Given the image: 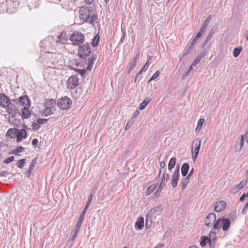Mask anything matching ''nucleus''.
I'll use <instances>...</instances> for the list:
<instances>
[{"mask_svg": "<svg viewBox=\"0 0 248 248\" xmlns=\"http://www.w3.org/2000/svg\"><path fill=\"white\" fill-rule=\"evenodd\" d=\"M100 41V36L98 34H96L92 42V45L93 47H96L98 46Z\"/></svg>", "mask_w": 248, "mask_h": 248, "instance_id": "obj_33", "label": "nucleus"}, {"mask_svg": "<svg viewBox=\"0 0 248 248\" xmlns=\"http://www.w3.org/2000/svg\"><path fill=\"white\" fill-rule=\"evenodd\" d=\"M240 189L238 187L237 185L235 186L231 189V192L232 193H236L238 192Z\"/></svg>", "mask_w": 248, "mask_h": 248, "instance_id": "obj_45", "label": "nucleus"}, {"mask_svg": "<svg viewBox=\"0 0 248 248\" xmlns=\"http://www.w3.org/2000/svg\"><path fill=\"white\" fill-rule=\"evenodd\" d=\"M242 49V48L241 47L235 48L233 51V55L234 57L235 58L237 57L239 55Z\"/></svg>", "mask_w": 248, "mask_h": 248, "instance_id": "obj_37", "label": "nucleus"}, {"mask_svg": "<svg viewBox=\"0 0 248 248\" xmlns=\"http://www.w3.org/2000/svg\"><path fill=\"white\" fill-rule=\"evenodd\" d=\"M210 21V18L209 17H208L207 19L204 21L203 25H202V27L200 30L201 31V32H204L205 31L208 25H209Z\"/></svg>", "mask_w": 248, "mask_h": 248, "instance_id": "obj_29", "label": "nucleus"}, {"mask_svg": "<svg viewBox=\"0 0 248 248\" xmlns=\"http://www.w3.org/2000/svg\"><path fill=\"white\" fill-rule=\"evenodd\" d=\"M163 209L164 207L161 205L155 207L150 210V211L148 213V214H150V215L151 216L154 214L155 213L159 214L163 211Z\"/></svg>", "mask_w": 248, "mask_h": 248, "instance_id": "obj_20", "label": "nucleus"}, {"mask_svg": "<svg viewBox=\"0 0 248 248\" xmlns=\"http://www.w3.org/2000/svg\"><path fill=\"white\" fill-rule=\"evenodd\" d=\"M82 221H83V220H81L78 219V220L77 223L76 227L75 228L76 229L79 230V229L81 227Z\"/></svg>", "mask_w": 248, "mask_h": 248, "instance_id": "obj_54", "label": "nucleus"}, {"mask_svg": "<svg viewBox=\"0 0 248 248\" xmlns=\"http://www.w3.org/2000/svg\"><path fill=\"white\" fill-rule=\"evenodd\" d=\"M7 172L5 171H2L1 173H0V176H6V174Z\"/></svg>", "mask_w": 248, "mask_h": 248, "instance_id": "obj_64", "label": "nucleus"}, {"mask_svg": "<svg viewBox=\"0 0 248 248\" xmlns=\"http://www.w3.org/2000/svg\"><path fill=\"white\" fill-rule=\"evenodd\" d=\"M226 206V202L224 201H220L216 202L215 210L217 212H220L224 210Z\"/></svg>", "mask_w": 248, "mask_h": 248, "instance_id": "obj_19", "label": "nucleus"}, {"mask_svg": "<svg viewBox=\"0 0 248 248\" xmlns=\"http://www.w3.org/2000/svg\"><path fill=\"white\" fill-rule=\"evenodd\" d=\"M97 16L96 14H93L91 17L90 18V23L91 24H93L94 22L97 20Z\"/></svg>", "mask_w": 248, "mask_h": 248, "instance_id": "obj_43", "label": "nucleus"}, {"mask_svg": "<svg viewBox=\"0 0 248 248\" xmlns=\"http://www.w3.org/2000/svg\"><path fill=\"white\" fill-rule=\"evenodd\" d=\"M219 232V229H213V231L210 232L209 237L208 238V243L211 248H214L216 242L217 237L216 233Z\"/></svg>", "mask_w": 248, "mask_h": 248, "instance_id": "obj_11", "label": "nucleus"}, {"mask_svg": "<svg viewBox=\"0 0 248 248\" xmlns=\"http://www.w3.org/2000/svg\"><path fill=\"white\" fill-rule=\"evenodd\" d=\"M72 104V101L68 97L65 96L58 101L57 105L62 109L69 108Z\"/></svg>", "mask_w": 248, "mask_h": 248, "instance_id": "obj_4", "label": "nucleus"}, {"mask_svg": "<svg viewBox=\"0 0 248 248\" xmlns=\"http://www.w3.org/2000/svg\"><path fill=\"white\" fill-rule=\"evenodd\" d=\"M18 129L17 128H10L6 133V136L9 138H13L15 135L16 134Z\"/></svg>", "mask_w": 248, "mask_h": 248, "instance_id": "obj_25", "label": "nucleus"}, {"mask_svg": "<svg viewBox=\"0 0 248 248\" xmlns=\"http://www.w3.org/2000/svg\"><path fill=\"white\" fill-rule=\"evenodd\" d=\"M79 231V230H77V229H75L74 230V233L72 236V237H71V241H73L75 240V239L76 238V236H77V233Z\"/></svg>", "mask_w": 248, "mask_h": 248, "instance_id": "obj_53", "label": "nucleus"}, {"mask_svg": "<svg viewBox=\"0 0 248 248\" xmlns=\"http://www.w3.org/2000/svg\"><path fill=\"white\" fill-rule=\"evenodd\" d=\"M244 135H241L236 141V148H238V151H240L243 146Z\"/></svg>", "mask_w": 248, "mask_h": 248, "instance_id": "obj_23", "label": "nucleus"}, {"mask_svg": "<svg viewBox=\"0 0 248 248\" xmlns=\"http://www.w3.org/2000/svg\"><path fill=\"white\" fill-rule=\"evenodd\" d=\"M36 163V159L35 158L33 159L32 160L31 163L29 166V170H28L29 173H30L33 170Z\"/></svg>", "mask_w": 248, "mask_h": 248, "instance_id": "obj_41", "label": "nucleus"}, {"mask_svg": "<svg viewBox=\"0 0 248 248\" xmlns=\"http://www.w3.org/2000/svg\"><path fill=\"white\" fill-rule=\"evenodd\" d=\"M93 0H85V2L88 4H91L93 2Z\"/></svg>", "mask_w": 248, "mask_h": 248, "instance_id": "obj_61", "label": "nucleus"}, {"mask_svg": "<svg viewBox=\"0 0 248 248\" xmlns=\"http://www.w3.org/2000/svg\"><path fill=\"white\" fill-rule=\"evenodd\" d=\"M92 198H93L92 195L91 194L88 198V202H87L86 205L84 208H86V209H88V208L89 207V206L90 204H91V202L92 201Z\"/></svg>", "mask_w": 248, "mask_h": 248, "instance_id": "obj_51", "label": "nucleus"}, {"mask_svg": "<svg viewBox=\"0 0 248 248\" xmlns=\"http://www.w3.org/2000/svg\"><path fill=\"white\" fill-rule=\"evenodd\" d=\"M152 225V220H151V216L150 214H148L147 217L146 219V223H145V227L147 228H149Z\"/></svg>", "mask_w": 248, "mask_h": 248, "instance_id": "obj_35", "label": "nucleus"}, {"mask_svg": "<svg viewBox=\"0 0 248 248\" xmlns=\"http://www.w3.org/2000/svg\"><path fill=\"white\" fill-rule=\"evenodd\" d=\"M150 100L147 98L145 99L142 103H141L139 106V109L140 110L143 109L145 107L148 105V104L149 103Z\"/></svg>", "mask_w": 248, "mask_h": 248, "instance_id": "obj_36", "label": "nucleus"}, {"mask_svg": "<svg viewBox=\"0 0 248 248\" xmlns=\"http://www.w3.org/2000/svg\"><path fill=\"white\" fill-rule=\"evenodd\" d=\"M31 127L33 130H37L40 127L39 124L38 123H34L32 124Z\"/></svg>", "mask_w": 248, "mask_h": 248, "instance_id": "obj_50", "label": "nucleus"}, {"mask_svg": "<svg viewBox=\"0 0 248 248\" xmlns=\"http://www.w3.org/2000/svg\"><path fill=\"white\" fill-rule=\"evenodd\" d=\"M204 55L203 53H200L199 54L194 62L192 63V66H196L201 60V59L204 57Z\"/></svg>", "mask_w": 248, "mask_h": 248, "instance_id": "obj_31", "label": "nucleus"}, {"mask_svg": "<svg viewBox=\"0 0 248 248\" xmlns=\"http://www.w3.org/2000/svg\"><path fill=\"white\" fill-rule=\"evenodd\" d=\"M157 184H154L150 186L146 191V194L147 195H150L157 187Z\"/></svg>", "mask_w": 248, "mask_h": 248, "instance_id": "obj_30", "label": "nucleus"}, {"mask_svg": "<svg viewBox=\"0 0 248 248\" xmlns=\"http://www.w3.org/2000/svg\"><path fill=\"white\" fill-rule=\"evenodd\" d=\"M149 60L147 61L145 64L144 65L143 68L141 69V71L145 72L147 70V69L148 68V67L149 66Z\"/></svg>", "mask_w": 248, "mask_h": 248, "instance_id": "obj_52", "label": "nucleus"}, {"mask_svg": "<svg viewBox=\"0 0 248 248\" xmlns=\"http://www.w3.org/2000/svg\"><path fill=\"white\" fill-rule=\"evenodd\" d=\"M179 167L178 166L172 175L171 185L173 188H175L177 185L179 180Z\"/></svg>", "mask_w": 248, "mask_h": 248, "instance_id": "obj_13", "label": "nucleus"}, {"mask_svg": "<svg viewBox=\"0 0 248 248\" xmlns=\"http://www.w3.org/2000/svg\"><path fill=\"white\" fill-rule=\"evenodd\" d=\"M230 224L231 222L228 218L221 217L216 220L214 224V229H219L221 225L223 231L226 232L229 230Z\"/></svg>", "mask_w": 248, "mask_h": 248, "instance_id": "obj_1", "label": "nucleus"}, {"mask_svg": "<svg viewBox=\"0 0 248 248\" xmlns=\"http://www.w3.org/2000/svg\"><path fill=\"white\" fill-rule=\"evenodd\" d=\"M169 174L164 172L161 178V181L158 188V191H161L162 187L165 186V182L166 181H168L169 179Z\"/></svg>", "mask_w": 248, "mask_h": 248, "instance_id": "obj_21", "label": "nucleus"}, {"mask_svg": "<svg viewBox=\"0 0 248 248\" xmlns=\"http://www.w3.org/2000/svg\"><path fill=\"white\" fill-rule=\"evenodd\" d=\"M164 245L163 244H159L154 248H164Z\"/></svg>", "mask_w": 248, "mask_h": 248, "instance_id": "obj_58", "label": "nucleus"}, {"mask_svg": "<svg viewBox=\"0 0 248 248\" xmlns=\"http://www.w3.org/2000/svg\"><path fill=\"white\" fill-rule=\"evenodd\" d=\"M189 180H190V178L188 176H186V177L185 178H184V179H183L181 181V183H182V189L183 190H184L187 184H188L189 182Z\"/></svg>", "mask_w": 248, "mask_h": 248, "instance_id": "obj_28", "label": "nucleus"}, {"mask_svg": "<svg viewBox=\"0 0 248 248\" xmlns=\"http://www.w3.org/2000/svg\"><path fill=\"white\" fill-rule=\"evenodd\" d=\"M91 53V49L88 44H84L79 46L78 55L82 58H85Z\"/></svg>", "mask_w": 248, "mask_h": 248, "instance_id": "obj_6", "label": "nucleus"}, {"mask_svg": "<svg viewBox=\"0 0 248 248\" xmlns=\"http://www.w3.org/2000/svg\"><path fill=\"white\" fill-rule=\"evenodd\" d=\"M27 127L26 125H23V129L17 131L16 133V141L19 142L22 140L23 139H25L27 137V133L25 128Z\"/></svg>", "mask_w": 248, "mask_h": 248, "instance_id": "obj_15", "label": "nucleus"}, {"mask_svg": "<svg viewBox=\"0 0 248 248\" xmlns=\"http://www.w3.org/2000/svg\"><path fill=\"white\" fill-rule=\"evenodd\" d=\"M6 108H7V110L8 113L12 115V117L9 119V121L11 122L12 120L13 121L15 118V115L16 113V109L11 106L10 107V105H9L8 107H6Z\"/></svg>", "mask_w": 248, "mask_h": 248, "instance_id": "obj_24", "label": "nucleus"}, {"mask_svg": "<svg viewBox=\"0 0 248 248\" xmlns=\"http://www.w3.org/2000/svg\"><path fill=\"white\" fill-rule=\"evenodd\" d=\"M79 84V78L78 76L74 75L70 77L67 82L68 88L71 89H75Z\"/></svg>", "mask_w": 248, "mask_h": 248, "instance_id": "obj_7", "label": "nucleus"}, {"mask_svg": "<svg viewBox=\"0 0 248 248\" xmlns=\"http://www.w3.org/2000/svg\"><path fill=\"white\" fill-rule=\"evenodd\" d=\"M204 122L205 120L204 119H200L198 121V125L195 129V131L196 132H199L201 130L202 125Z\"/></svg>", "mask_w": 248, "mask_h": 248, "instance_id": "obj_32", "label": "nucleus"}, {"mask_svg": "<svg viewBox=\"0 0 248 248\" xmlns=\"http://www.w3.org/2000/svg\"><path fill=\"white\" fill-rule=\"evenodd\" d=\"M176 164V158L174 157L171 158L169 162L168 165V169L169 170H171L173 168Z\"/></svg>", "mask_w": 248, "mask_h": 248, "instance_id": "obj_34", "label": "nucleus"}, {"mask_svg": "<svg viewBox=\"0 0 248 248\" xmlns=\"http://www.w3.org/2000/svg\"><path fill=\"white\" fill-rule=\"evenodd\" d=\"M38 143V140L37 139H34L32 141V145H36Z\"/></svg>", "mask_w": 248, "mask_h": 248, "instance_id": "obj_57", "label": "nucleus"}, {"mask_svg": "<svg viewBox=\"0 0 248 248\" xmlns=\"http://www.w3.org/2000/svg\"><path fill=\"white\" fill-rule=\"evenodd\" d=\"M87 209H86V208H84L81 213V214H80V216H79V219H80L81 220H83V219H84V217H85V215L86 214V213L87 212Z\"/></svg>", "mask_w": 248, "mask_h": 248, "instance_id": "obj_44", "label": "nucleus"}, {"mask_svg": "<svg viewBox=\"0 0 248 248\" xmlns=\"http://www.w3.org/2000/svg\"><path fill=\"white\" fill-rule=\"evenodd\" d=\"M248 182L246 180H242L240 183L237 185L238 187L241 190L247 184Z\"/></svg>", "mask_w": 248, "mask_h": 248, "instance_id": "obj_42", "label": "nucleus"}, {"mask_svg": "<svg viewBox=\"0 0 248 248\" xmlns=\"http://www.w3.org/2000/svg\"><path fill=\"white\" fill-rule=\"evenodd\" d=\"M47 121V119H38L37 120V122L39 124H45Z\"/></svg>", "mask_w": 248, "mask_h": 248, "instance_id": "obj_49", "label": "nucleus"}, {"mask_svg": "<svg viewBox=\"0 0 248 248\" xmlns=\"http://www.w3.org/2000/svg\"><path fill=\"white\" fill-rule=\"evenodd\" d=\"M68 35L65 31H62L57 37L56 44H65L68 41Z\"/></svg>", "mask_w": 248, "mask_h": 248, "instance_id": "obj_12", "label": "nucleus"}, {"mask_svg": "<svg viewBox=\"0 0 248 248\" xmlns=\"http://www.w3.org/2000/svg\"><path fill=\"white\" fill-rule=\"evenodd\" d=\"M10 104V100L9 98L4 93L0 94V106L2 108L8 107Z\"/></svg>", "mask_w": 248, "mask_h": 248, "instance_id": "obj_16", "label": "nucleus"}, {"mask_svg": "<svg viewBox=\"0 0 248 248\" xmlns=\"http://www.w3.org/2000/svg\"><path fill=\"white\" fill-rule=\"evenodd\" d=\"M196 41H197V40L196 39H195L194 38L193 39V40L191 42V43H190V44L189 45V46L188 49L186 51V53H185L183 54V57H184L185 56H186L189 53V50L190 48H192L193 47V46H194V45L196 43Z\"/></svg>", "mask_w": 248, "mask_h": 248, "instance_id": "obj_39", "label": "nucleus"}, {"mask_svg": "<svg viewBox=\"0 0 248 248\" xmlns=\"http://www.w3.org/2000/svg\"><path fill=\"white\" fill-rule=\"evenodd\" d=\"M189 169V165L188 163H185L183 164L181 167V173L183 176L185 177L188 173Z\"/></svg>", "mask_w": 248, "mask_h": 248, "instance_id": "obj_26", "label": "nucleus"}, {"mask_svg": "<svg viewBox=\"0 0 248 248\" xmlns=\"http://www.w3.org/2000/svg\"><path fill=\"white\" fill-rule=\"evenodd\" d=\"M25 161H26V159H20L18 161V162L16 164V166L18 168H20V169L23 168V166L24 165V164L25 163Z\"/></svg>", "mask_w": 248, "mask_h": 248, "instance_id": "obj_40", "label": "nucleus"}, {"mask_svg": "<svg viewBox=\"0 0 248 248\" xmlns=\"http://www.w3.org/2000/svg\"><path fill=\"white\" fill-rule=\"evenodd\" d=\"M14 160V156H11L9 157H7L4 161V163L6 164L10 163V162H12Z\"/></svg>", "mask_w": 248, "mask_h": 248, "instance_id": "obj_47", "label": "nucleus"}, {"mask_svg": "<svg viewBox=\"0 0 248 248\" xmlns=\"http://www.w3.org/2000/svg\"><path fill=\"white\" fill-rule=\"evenodd\" d=\"M19 102L21 105L24 106V108L30 107L31 101L29 97L26 95H23L19 98Z\"/></svg>", "mask_w": 248, "mask_h": 248, "instance_id": "obj_17", "label": "nucleus"}, {"mask_svg": "<svg viewBox=\"0 0 248 248\" xmlns=\"http://www.w3.org/2000/svg\"><path fill=\"white\" fill-rule=\"evenodd\" d=\"M190 72H189V70H187L184 74L183 76V78H186L188 77L189 75Z\"/></svg>", "mask_w": 248, "mask_h": 248, "instance_id": "obj_59", "label": "nucleus"}, {"mask_svg": "<svg viewBox=\"0 0 248 248\" xmlns=\"http://www.w3.org/2000/svg\"><path fill=\"white\" fill-rule=\"evenodd\" d=\"M90 13L89 10L85 8L80 9L79 11V18L84 21H87L90 19Z\"/></svg>", "mask_w": 248, "mask_h": 248, "instance_id": "obj_14", "label": "nucleus"}, {"mask_svg": "<svg viewBox=\"0 0 248 248\" xmlns=\"http://www.w3.org/2000/svg\"><path fill=\"white\" fill-rule=\"evenodd\" d=\"M62 58V56L61 54H54L52 55L51 58L49 59V62H48L47 66L48 67H55L57 66V64L59 62V60L61 59Z\"/></svg>", "mask_w": 248, "mask_h": 248, "instance_id": "obj_8", "label": "nucleus"}, {"mask_svg": "<svg viewBox=\"0 0 248 248\" xmlns=\"http://www.w3.org/2000/svg\"><path fill=\"white\" fill-rule=\"evenodd\" d=\"M95 59L96 58L93 56L92 57L88 59L87 63V65L86 67V69H83L78 71L81 76H83L85 75L86 70H90L92 69L94 64V61H95Z\"/></svg>", "mask_w": 248, "mask_h": 248, "instance_id": "obj_9", "label": "nucleus"}, {"mask_svg": "<svg viewBox=\"0 0 248 248\" xmlns=\"http://www.w3.org/2000/svg\"><path fill=\"white\" fill-rule=\"evenodd\" d=\"M139 58L140 53H138L135 57L130 60L129 62V68L128 71V73H130L131 71L133 70L138 62Z\"/></svg>", "mask_w": 248, "mask_h": 248, "instance_id": "obj_18", "label": "nucleus"}, {"mask_svg": "<svg viewBox=\"0 0 248 248\" xmlns=\"http://www.w3.org/2000/svg\"><path fill=\"white\" fill-rule=\"evenodd\" d=\"M24 150V148L21 146H18L16 148V152L17 153H21L23 152Z\"/></svg>", "mask_w": 248, "mask_h": 248, "instance_id": "obj_55", "label": "nucleus"}, {"mask_svg": "<svg viewBox=\"0 0 248 248\" xmlns=\"http://www.w3.org/2000/svg\"><path fill=\"white\" fill-rule=\"evenodd\" d=\"M159 75V71H156L155 73L152 76V77L150 79L149 82L156 79L158 77Z\"/></svg>", "mask_w": 248, "mask_h": 248, "instance_id": "obj_46", "label": "nucleus"}, {"mask_svg": "<svg viewBox=\"0 0 248 248\" xmlns=\"http://www.w3.org/2000/svg\"><path fill=\"white\" fill-rule=\"evenodd\" d=\"M55 104V100L54 99H49L45 103L43 113L45 116H48L53 113L52 108Z\"/></svg>", "mask_w": 248, "mask_h": 248, "instance_id": "obj_3", "label": "nucleus"}, {"mask_svg": "<svg viewBox=\"0 0 248 248\" xmlns=\"http://www.w3.org/2000/svg\"><path fill=\"white\" fill-rule=\"evenodd\" d=\"M144 226V218L142 217L138 218L135 223V228L137 230L142 229Z\"/></svg>", "mask_w": 248, "mask_h": 248, "instance_id": "obj_22", "label": "nucleus"}, {"mask_svg": "<svg viewBox=\"0 0 248 248\" xmlns=\"http://www.w3.org/2000/svg\"><path fill=\"white\" fill-rule=\"evenodd\" d=\"M143 71H141V70H140L136 75V80L138 78H139L140 75L142 74V73L143 72Z\"/></svg>", "mask_w": 248, "mask_h": 248, "instance_id": "obj_62", "label": "nucleus"}, {"mask_svg": "<svg viewBox=\"0 0 248 248\" xmlns=\"http://www.w3.org/2000/svg\"><path fill=\"white\" fill-rule=\"evenodd\" d=\"M166 166V163H165V162L164 161H161L160 163V170H159V173L158 174V176H160V174H161V170H162V169H164Z\"/></svg>", "mask_w": 248, "mask_h": 248, "instance_id": "obj_48", "label": "nucleus"}, {"mask_svg": "<svg viewBox=\"0 0 248 248\" xmlns=\"http://www.w3.org/2000/svg\"><path fill=\"white\" fill-rule=\"evenodd\" d=\"M201 140L199 139H196L193 141L192 145V152L193 154V159L195 160L198 156L199 152Z\"/></svg>", "mask_w": 248, "mask_h": 248, "instance_id": "obj_5", "label": "nucleus"}, {"mask_svg": "<svg viewBox=\"0 0 248 248\" xmlns=\"http://www.w3.org/2000/svg\"><path fill=\"white\" fill-rule=\"evenodd\" d=\"M193 172H194V169H193V168H192V169L190 170V172H189V174L187 175V176H188V177H189L190 178V176H191V175L193 174Z\"/></svg>", "mask_w": 248, "mask_h": 248, "instance_id": "obj_63", "label": "nucleus"}, {"mask_svg": "<svg viewBox=\"0 0 248 248\" xmlns=\"http://www.w3.org/2000/svg\"><path fill=\"white\" fill-rule=\"evenodd\" d=\"M70 40L74 45H79L84 42L85 36L81 32H74L71 35Z\"/></svg>", "mask_w": 248, "mask_h": 248, "instance_id": "obj_2", "label": "nucleus"}, {"mask_svg": "<svg viewBox=\"0 0 248 248\" xmlns=\"http://www.w3.org/2000/svg\"><path fill=\"white\" fill-rule=\"evenodd\" d=\"M30 107L24 108L22 109V115L21 116L23 118H29L31 115V113L30 111L29 110Z\"/></svg>", "mask_w": 248, "mask_h": 248, "instance_id": "obj_27", "label": "nucleus"}, {"mask_svg": "<svg viewBox=\"0 0 248 248\" xmlns=\"http://www.w3.org/2000/svg\"><path fill=\"white\" fill-rule=\"evenodd\" d=\"M208 237L206 236H202L201 237V241L200 244L201 246L204 247L206 245L207 242H208Z\"/></svg>", "mask_w": 248, "mask_h": 248, "instance_id": "obj_38", "label": "nucleus"}, {"mask_svg": "<svg viewBox=\"0 0 248 248\" xmlns=\"http://www.w3.org/2000/svg\"><path fill=\"white\" fill-rule=\"evenodd\" d=\"M216 221V215L215 213H210L205 219V225L207 227L214 226Z\"/></svg>", "mask_w": 248, "mask_h": 248, "instance_id": "obj_10", "label": "nucleus"}, {"mask_svg": "<svg viewBox=\"0 0 248 248\" xmlns=\"http://www.w3.org/2000/svg\"><path fill=\"white\" fill-rule=\"evenodd\" d=\"M203 33V32H201V31L200 30L197 33V34H196V37L194 38L195 39H196V40H197V39L200 38L201 36H202V34Z\"/></svg>", "mask_w": 248, "mask_h": 248, "instance_id": "obj_56", "label": "nucleus"}, {"mask_svg": "<svg viewBox=\"0 0 248 248\" xmlns=\"http://www.w3.org/2000/svg\"><path fill=\"white\" fill-rule=\"evenodd\" d=\"M131 124H130V121H129L127 124H126V125L125 126V130H127L131 126Z\"/></svg>", "mask_w": 248, "mask_h": 248, "instance_id": "obj_60", "label": "nucleus"}]
</instances>
